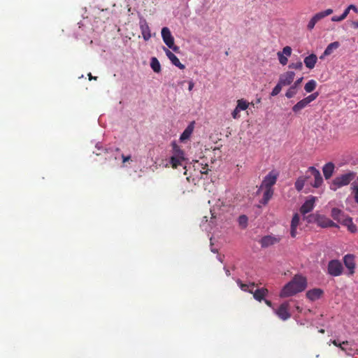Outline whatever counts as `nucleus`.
<instances>
[{
    "label": "nucleus",
    "mask_w": 358,
    "mask_h": 358,
    "mask_svg": "<svg viewBox=\"0 0 358 358\" xmlns=\"http://www.w3.org/2000/svg\"><path fill=\"white\" fill-rule=\"evenodd\" d=\"M306 287V278L301 275H295L292 280L283 287L280 293V296L284 298L293 296L303 292Z\"/></svg>",
    "instance_id": "nucleus-1"
},
{
    "label": "nucleus",
    "mask_w": 358,
    "mask_h": 358,
    "mask_svg": "<svg viewBox=\"0 0 358 358\" xmlns=\"http://www.w3.org/2000/svg\"><path fill=\"white\" fill-rule=\"evenodd\" d=\"M356 177V173L348 171L336 177L330 183V189L336 191L338 189L349 185Z\"/></svg>",
    "instance_id": "nucleus-2"
},
{
    "label": "nucleus",
    "mask_w": 358,
    "mask_h": 358,
    "mask_svg": "<svg viewBox=\"0 0 358 358\" xmlns=\"http://www.w3.org/2000/svg\"><path fill=\"white\" fill-rule=\"evenodd\" d=\"M306 220L308 223H316L319 227L322 228L339 227L336 223L334 222L329 218L324 215L319 213L310 214L306 217Z\"/></svg>",
    "instance_id": "nucleus-3"
},
{
    "label": "nucleus",
    "mask_w": 358,
    "mask_h": 358,
    "mask_svg": "<svg viewBox=\"0 0 358 358\" xmlns=\"http://www.w3.org/2000/svg\"><path fill=\"white\" fill-rule=\"evenodd\" d=\"M343 266L342 263L337 259H333L329 262L327 266V273L331 276L337 277L342 275Z\"/></svg>",
    "instance_id": "nucleus-4"
},
{
    "label": "nucleus",
    "mask_w": 358,
    "mask_h": 358,
    "mask_svg": "<svg viewBox=\"0 0 358 358\" xmlns=\"http://www.w3.org/2000/svg\"><path fill=\"white\" fill-rule=\"evenodd\" d=\"M275 314L282 321H286L292 316L289 312V303L283 302L278 308H273Z\"/></svg>",
    "instance_id": "nucleus-5"
},
{
    "label": "nucleus",
    "mask_w": 358,
    "mask_h": 358,
    "mask_svg": "<svg viewBox=\"0 0 358 358\" xmlns=\"http://www.w3.org/2000/svg\"><path fill=\"white\" fill-rule=\"evenodd\" d=\"M162 37L164 43L174 52L179 50V47L174 45V38L172 36L169 29L166 27L162 29Z\"/></svg>",
    "instance_id": "nucleus-6"
},
{
    "label": "nucleus",
    "mask_w": 358,
    "mask_h": 358,
    "mask_svg": "<svg viewBox=\"0 0 358 358\" xmlns=\"http://www.w3.org/2000/svg\"><path fill=\"white\" fill-rule=\"evenodd\" d=\"M281 240L280 236H273V235H267L263 236L259 243L261 245V247L263 248H268L269 246L273 245L276 243H278Z\"/></svg>",
    "instance_id": "nucleus-7"
},
{
    "label": "nucleus",
    "mask_w": 358,
    "mask_h": 358,
    "mask_svg": "<svg viewBox=\"0 0 358 358\" xmlns=\"http://www.w3.org/2000/svg\"><path fill=\"white\" fill-rule=\"evenodd\" d=\"M278 173L275 171L269 172L264 178L261 187L272 189V187L275 184L277 181Z\"/></svg>",
    "instance_id": "nucleus-8"
},
{
    "label": "nucleus",
    "mask_w": 358,
    "mask_h": 358,
    "mask_svg": "<svg viewBox=\"0 0 358 358\" xmlns=\"http://www.w3.org/2000/svg\"><path fill=\"white\" fill-rule=\"evenodd\" d=\"M310 172V174L314 177V182L311 184L313 187L318 188L323 182V179L320 172L314 166H310L308 169L307 173Z\"/></svg>",
    "instance_id": "nucleus-9"
},
{
    "label": "nucleus",
    "mask_w": 358,
    "mask_h": 358,
    "mask_svg": "<svg viewBox=\"0 0 358 358\" xmlns=\"http://www.w3.org/2000/svg\"><path fill=\"white\" fill-rule=\"evenodd\" d=\"M292 55V48L289 46H285L283 48L282 52H278L277 53V56L279 60V62L282 66H285L287 64L288 59L287 57Z\"/></svg>",
    "instance_id": "nucleus-10"
},
{
    "label": "nucleus",
    "mask_w": 358,
    "mask_h": 358,
    "mask_svg": "<svg viewBox=\"0 0 358 358\" xmlns=\"http://www.w3.org/2000/svg\"><path fill=\"white\" fill-rule=\"evenodd\" d=\"M343 262L346 268L348 269V275H352L355 273V257L352 255H346L343 257Z\"/></svg>",
    "instance_id": "nucleus-11"
},
{
    "label": "nucleus",
    "mask_w": 358,
    "mask_h": 358,
    "mask_svg": "<svg viewBox=\"0 0 358 358\" xmlns=\"http://www.w3.org/2000/svg\"><path fill=\"white\" fill-rule=\"evenodd\" d=\"M295 73L293 71H287L280 76L279 83L282 86L290 85L294 79Z\"/></svg>",
    "instance_id": "nucleus-12"
},
{
    "label": "nucleus",
    "mask_w": 358,
    "mask_h": 358,
    "mask_svg": "<svg viewBox=\"0 0 358 358\" xmlns=\"http://www.w3.org/2000/svg\"><path fill=\"white\" fill-rule=\"evenodd\" d=\"M316 198L313 196H310L308 199H307L304 203L300 208V212L303 215H306V213L310 212L315 206Z\"/></svg>",
    "instance_id": "nucleus-13"
},
{
    "label": "nucleus",
    "mask_w": 358,
    "mask_h": 358,
    "mask_svg": "<svg viewBox=\"0 0 358 358\" xmlns=\"http://www.w3.org/2000/svg\"><path fill=\"white\" fill-rule=\"evenodd\" d=\"M139 25L143 39L148 41L151 38V34L148 22L142 18L140 20Z\"/></svg>",
    "instance_id": "nucleus-14"
},
{
    "label": "nucleus",
    "mask_w": 358,
    "mask_h": 358,
    "mask_svg": "<svg viewBox=\"0 0 358 358\" xmlns=\"http://www.w3.org/2000/svg\"><path fill=\"white\" fill-rule=\"evenodd\" d=\"M164 50L167 57L173 65L178 67L180 69H184L185 68V65L180 62L179 59L171 51L166 48H164Z\"/></svg>",
    "instance_id": "nucleus-15"
},
{
    "label": "nucleus",
    "mask_w": 358,
    "mask_h": 358,
    "mask_svg": "<svg viewBox=\"0 0 358 358\" xmlns=\"http://www.w3.org/2000/svg\"><path fill=\"white\" fill-rule=\"evenodd\" d=\"M249 292L253 294V297L258 301H262L264 299V297L268 294V290L266 288L262 287L260 289H257L253 292L252 290H249Z\"/></svg>",
    "instance_id": "nucleus-16"
},
{
    "label": "nucleus",
    "mask_w": 358,
    "mask_h": 358,
    "mask_svg": "<svg viewBox=\"0 0 358 358\" xmlns=\"http://www.w3.org/2000/svg\"><path fill=\"white\" fill-rule=\"evenodd\" d=\"M317 62V57L314 53L309 55L308 56L306 57L303 59L305 66L309 69H314Z\"/></svg>",
    "instance_id": "nucleus-17"
},
{
    "label": "nucleus",
    "mask_w": 358,
    "mask_h": 358,
    "mask_svg": "<svg viewBox=\"0 0 358 358\" xmlns=\"http://www.w3.org/2000/svg\"><path fill=\"white\" fill-rule=\"evenodd\" d=\"M334 169L335 166L332 162H329L323 166L322 171L326 180L329 179L332 176Z\"/></svg>",
    "instance_id": "nucleus-18"
},
{
    "label": "nucleus",
    "mask_w": 358,
    "mask_h": 358,
    "mask_svg": "<svg viewBox=\"0 0 358 358\" xmlns=\"http://www.w3.org/2000/svg\"><path fill=\"white\" fill-rule=\"evenodd\" d=\"M331 215L334 220H336L341 224L343 223V218L348 217V216H345L341 210L337 208H332Z\"/></svg>",
    "instance_id": "nucleus-19"
},
{
    "label": "nucleus",
    "mask_w": 358,
    "mask_h": 358,
    "mask_svg": "<svg viewBox=\"0 0 358 358\" xmlns=\"http://www.w3.org/2000/svg\"><path fill=\"white\" fill-rule=\"evenodd\" d=\"M310 178V176H301L300 177H299L295 183H294V187H295V189L298 191V192H301L304 185H305V183L306 182V181L308 180V179H309Z\"/></svg>",
    "instance_id": "nucleus-20"
},
{
    "label": "nucleus",
    "mask_w": 358,
    "mask_h": 358,
    "mask_svg": "<svg viewBox=\"0 0 358 358\" xmlns=\"http://www.w3.org/2000/svg\"><path fill=\"white\" fill-rule=\"evenodd\" d=\"M322 294L323 292L322 289H313L306 292V296L310 300L315 301L316 299H318L322 296Z\"/></svg>",
    "instance_id": "nucleus-21"
},
{
    "label": "nucleus",
    "mask_w": 358,
    "mask_h": 358,
    "mask_svg": "<svg viewBox=\"0 0 358 358\" xmlns=\"http://www.w3.org/2000/svg\"><path fill=\"white\" fill-rule=\"evenodd\" d=\"M194 130V122H192L190 124L187 126V127L184 130L180 137V140L181 141H184L185 140L188 139L191 134H192Z\"/></svg>",
    "instance_id": "nucleus-22"
},
{
    "label": "nucleus",
    "mask_w": 358,
    "mask_h": 358,
    "mask_svg": "<svg viewBox=\"0 0 358 358\" xmlns=\"http://www.w3.org/2000/svg\"><path fill=\"white\" fill-rule=\"evenodd\" d=\"M273 195V189L265 188V191L264 192L263 197L260 201V203L263 205L267 204L269 200L272 198Z\"/></svg>",
    "instance_id": "nucleus-23"
},
{
    "label": "nucleus",
    "mask_w": 358,
    "mask_h": 358,
    "mask_svg": "<svg viewBox=\"0 0 358 358\" xmlns=\"http://www.w3.org/2000/svg\"><path fill=\"white\" fill-rule=\"evenodd\" d=\"M333 13V10L331 8L327 9L324 11L319 12L316 13L312 18L316 22H319L320 20L323 19L324 17L331 15Z\"/></svg>",
    "instance_id": "nucleus-24"
},
{
    "label": "nucleus",
    "mask_w": 358,
    "mask_h": 358,
    "mask_svg": "<svg viewBox=\"0 0 358 358\" xmlns=\"http://www.w3.org/2000/svg\"><path fill=\"white\" fill-rule=\"evenodd\" d=\"M333 13V10L331 8L327 9L324 11L319 12L316 13L312 18L316 22H319L320 20L323 19L324 17L331 15Z\"/></svg>",
    "instance_id": "nucleus-25"
},
{
    "label": "nucleus",
    "mask_w": 358,
    "mask_h": 358,
    "mask_svg": "<svg viewBox=\"0 0 358 358\" xmlns=\"http://www.w3.org/2000/svg\"><path fill=\"white\" fill-rule=\"evenodd\" d=\"M342 224L346 226L350 232L353 233L357 230L356 225L354 224L352 218L350 217L343 218Z\"/></svg>",
    "instance_id": "nucleus-26"
},
{
    "label": "nucleus",
    "mask_w": 358,
    "mask_h": 358,
    "mask_svg": "<svg viewBox=\"0 0 358 358\" xmlns=\"http://www.w3.org/2000/svg\"><path fill=\"white\" fill-rule=\"evenodd\" d=\"M309 104V103L307 101V100L306 99V98L303 99L302 100L299 101V102H297L293 107H292V110L294 112V113H298L301 110L303 109L304 108H306L308 105Z\"/></svg>",
    "instance_id": "nucleus-27"
},
{
    "label": "nucleus",
    "mask_w": 358,
    "mask_h": 358,
    "mask_svg": "<svg viewBox=\"0 0 358 358\" xmlns=\"http://www.w3.org/2000/svg\"><path fill=\"white\" fill-rule=\"evenodd\" d=\"M185 158H178L176 157L172 156L170 159V164L173 169H177L179 166L182 165V162L185 161Z\"/></svg>",
    "instance_id": "nucleus-28"
},
{
    "label": "nucleus",
    "mask_w": 358,
    "mask_h": 358,
    "mask_svg": "<svg viewBox=\"0 0 358 358\" xmlns=\"http://www.w3.org/2000/svg\"><path fill=\"white\" fill-rule=\"evenodd\" d=\"M173 146V156L178 158H185V153L182 150L176 143L172 144Z\"/></svg>",
    "instance_id": "nucleus-29"
},
{
    "label": "nucleus",
    "mask_w": 358,
    "mask_h": 358,
    "mask_svg": "<svg viewBox=\"0 0 358 358\" xmlns=\"http://www.w3.org/2000/svg\"><path fill=\"white\" fill-rule=\"evenodd\" d=\"M340 46V43L338 41L331 43L327 45L324 50V55H330L333 51L337 49Z\"/></svg>",
    "instance_id": "nucleus-30"
},
{
    "label": "nucleus",
    "mask_w": 358,
    "mask_h": 358,
    "mask_svg": "<svg viewBox=\"0 0 358 358\" xmlns=\"http://www.w3.org/2000/svg\"><path fill=\"white\" fill-rule=\"evenodd\" d=\"M236 282L239 285V287L241 289V290H243L244 292H249V290H252L253 288L255 286V283H254V282L250 283V285L244 284L239 279L236 280Z\"/></svg>",
    "instance_id": "nucleus-31"
},
{
    "label": "nucleus",
    "mask_w": 358,
    "mask_h": 358,
    "mask_svg": "<svg viewBox=\"0 0 358 358\" xmlns=\"http://www.w3.org/2000/svg\"><path fill=\"white\" fill-rule=\"evenodd\" d=\"M150 66L152 69L156 73H159L161 71L160 63L156 57H152L150 61Z\"/></svg>",
    "instance_id": "nucleus-32"
},
{
    "label": "nucleus",
    "mask_w": 358,
    "mask_h": 358,
    "mask_svg": "<svg viewBox=\"0 0 358 358\" xmlns=\"http://www.w3.org/2000/svg\"><path fill=\"white\" fill-rule=\"evenodd\" d=\"M317 86V83L314 80H309L304 87V90L306 92H313Z\"/></svg>",
    "instance_id": "nucleus-33"
},
{
    "label": "nucleus",
    "mask_w": 358,
    "mask_h": 358,
    "mask_svg": "<svg viewBox=\"0 0 358 358\" xmlns=\"http://www.w3.org/2000/svg\"><path fill=\"white\" fill-rule=\"evenodd\" d=\"M249 105H250L249 102H248L246 100H245L243 99H238L237 101L236 107H238V109H240L241 110H245L248 108Z\"/></svg>",
    "instance_id": "nucleus-34"
},
{
    "label": "nucleus",
    "mask_w": 358,
    "mask_h": 358,
    "mask_svg": "<svg viewBox=\"0 0 358 358\" xmlns=\"http://www.w3.org/2000/svg\"><path fill=\"white\" fill-rule=\"evenodd\" d=\"M203 166V164H201V163H199L198 161H196V162H195L194 165V167H196V168H197V169H199V166H201V169H200V172H201V174H207V173H208V170H209V169H208V164H206L204 165V166Z\"/></svg>",
    "instance_id": "nucleus-35"
},
{
    "label": "nucleus",
    "mask_w": 358,
    "mask_h": 358,
    "mask_svg": "<svg viewBox=\"0 0 358 358\" xmlns=\"http://www.w3.org/2000/svg\"><path fill=\"white\" fill-rule=\"evenodd\" d=\"M238 224L243 228H245L248 224V217L245 215H242L238 217Z\"/></svg>",
    "instance_id": "nucleus-36"
},
{
    "label": "nucleus",
    "mask_w": 358,
    "mask_h": 358,
    "mask_svg": "<svg viewBox=\"0 0 358 358\" xmlns=\"http://www.w3.org/2000/svg\"><path fill=\"white\" fill-rule=\"evenodd\" d=\"M299 220H300L299 215L297 213L294 214L292 219L291 227L297 228V227L299 224Z\"/></svg>",
    "instance_id": "nucleus-37"
},
{
    "label": "nucleus",
    "mask_w": 358,
    "mask_h": 358,
    "mask_svg": "<svg viewBox=\"0 0 358 358\" xmlns=\"http://www.w3.org/2000/svg\"><path fill=\"white\" fill-rule=\"evenodd\" d=\"M289 69H294L296 70H301L303 68V64L301 61H299L296 63H291L288 66Z\"/></svg>",
    "instance_id": "nucleus-38"
},
{
    "label": "nucleus",
    "mask_w": 358,
    "mask_h": 358,
    "mask_svg": "<svg viewBox=\"0 0 358 358\" xmlns=\"http://www.w3.org/2000/svg\"><path fill=\"white\" fill-rule=\"evenodd\" d=\"M282 87V85H280V83L278 82L275 87L273 89L271 95L273 96L278 95L280 92Z\"/></svg>",
    "instance_id": "nucleus-39"
},
{
    "label": "nucleus",
    "mask_w": 358,
    "mask_h": 358,
    "mask_svg": "<svg viewBox=\"0 0 358 358\" xmlns=\"http://www.w3.org/2000/svg\"><path fill=\"white\" fill-rule=\"evenodd\" d=\"M296 94V90L294 89V87H292V86L288 89L287 91L285 96L290 99L292 98L295 94Z\"/></svg>",
    "instance_id": "nucleus-40"
},
{
    "label": "nucleus",
    "mask_w": 358,
    "mask_h": 358,
    "mask_svg": "<svg viewBox=\"0 0 358 358\" xmlns=\"http://www.w3.org/2000/svg\"><path fill=\"white\" fill-rule=\"evenodd\" d=\"M318 96H319V93L317 92H314V93L310 94L307 97H306V99L310 103L313 101L315 100Z\"/></svg>",
    "instance_id": "nucleus-41"
},
{
    "label": "nucleus",
    "mask_w": 358,
    "mask_h": 358,
    "mask_svg": "<svg viewBox=\"0 0 358 358\" xmlns=\"http://www.w3.org/2000/svg\"><path fill=\"white\" fill-rule=\"evenodd\" d=\"M241 110L238 109V107H236L235 109L231 113V116L234 119H238L240 117V113Z\"/></svg>",
    "instance_id": "nucleus-42"
},
{
    "label": "nucleus",
    "mask_w": 358,
    "mask_h": 358,
    "mask_svg": "<svg viewBox=\"0 0 358 358\" xmlns=\"http://www.w3.org/2000/svg\"><path fill=\"white\" fill-rule=\"evenodd\" d=\"M347 344H348V341H343L342 343V344H339V348H341V350L342 351L345 352L348 355H350L351 353L345 347H343V345H347Z\"/></svg>",
    "instance_id": "nucleus-43"
},
{
    "label": "nucleus",
    "mask_w": 358,
    "mask_h": 358,
    "mask_svg": "<svg viewBox=\"0 0 358 358\" xmlns=\"http://www.w3.org/2000/svg\"><path fill=\"white\" fill-rule=\"evenodd\" d=\"M316 23L317 22L313 18H311L307 25L308 29L312 30L314 28Z\"/></svg>",
    "instance_id": "nucleus-44"
},
{
    "label": "nucleus",
    "mask_w": 358,
    "mask_h": 358,
    "mask_svg": "<svg viewBox=\"0 0 358 358\" xmlns=\"http://www.w3.org/2000/svg\"><path fill=\"white\" fill-rule=\"evenodd\" d=\"M344 19H345V18L342 16V15H340V16H336V15H335V16H333V17H331V20H332L333 22H341V21L343 20Z\"/></svg>",
    "instance_id": "nucleus-45"
},
{
    "label": "nucleus",
    "mask_w": 358,
    "mask_h": 358,
    "mask_svg": "<svg viewBox=\"0 0 358 358\" xmlns=\"http://www.w3.org/2000/svg\"><path fill=\"white\" fill-rule=\"evenodd\" d=\"M303 80V78H300L298 80H296L294 83L292 85V87H294V89L296 90L297 87L301 84V83Z\"/></svg>",
    "instance_id": "nucleus-46"
},
{
    "label": "nucleus",
    "mask_w": 358,
    "mask_h": 358,
    "mask_svg": "<svg viewBox=\"0 0 358 358\" xmlns=\"http://www.w3.org/2000/svg\"><path fill=\"white\" fill-rule=\"evenodd\" d=\"M290 234L292 238H295L296 236V227H292L290 229Z\"/></svg>",
    "instance_id": "nucleus-47"
},
{
    "label": "nucleus",
    "mask_w": 358,
    "mask_h": 358,
    "mask_svg": "<svg viewBox=\"0 0 358 358\" xmlns=\"http://www.w3.org/2000/svg\"><path fill=\"white\" fill-rule=\"evenodd\" d=\"M122 162L125 163L127 162H129L131 159V156L130 155L125 156L124 155H122Z\"/></svg>",
    "instance_id": "nucleus-48"
},
{
    "label": "nucleus",
    "mask_w": 358,
    "mask_h": 358,
    "mask_svg": "<svg viewBox=\"0 0 358 358\" xmlns=\"http://www.w3.org/2000/svg\"><path fill=\"white\" fill-rule=\"evenodd\" d=\"M348 10H354L355 13H357L358 10H357V8L355 6V5H350L348 7Z\"/></svg>",
    "instance_id": "nucleus-49"
},
{
    "label": "nucleus",
    "mask_w": 358,
    "mask_h": 358,
    "mask_svg": "<svg viewBox=\"0 0 358 358\" xmlns=\"http://www.w3.org/2000/svg\"><path fill=\"white\" fill-rule=\"evenodd\" d=\"M264 303H266L268 307L272 308H274L273 307V303H272V302H271V301L267 300V299H264Z\"/></svg>",
    "instance_id": "nucleus-50"
},
{
    "label": "nucleus",
    "mask_w": 358,
    "mask_h": 358,
    "mask_svg": "<svg viewBox=\"0 0 358 358\" xmlns=\"http://www.w3.org/2000/svg\"><path fill=\"white\" fill-rule=\"evenodd\" d=\"M350 13V10L347 8L342 14V16L345 19Z\"/></svg>",
    "instance_id": "nucleus-51"
},
{
    "label": "nucleus",
    "mask_w": 358,
    "mask_h": 358,
    "mask_svg": "<svg viewBox=\"0 0 358 358\" xmlns=\"http://www.w3.org/2000/svg\"><path fill=\"white\" fill-rule=\"evenodd\" d=\"M188 84H189L188 90L189 91H191L194 86V83H193V81L190 80V81H189Z\"/></svg>",
    "instance_id": "nucleus-52"
},
{
    "label": "nucleus",
    "mask_w": 358,
    "mask_h": 358,
    "mask_svg": "<svg viewBox=\"0 0 358 358\" xmlns=\"http://www.w3.org/2000/svg\"><path fill=\"white\" fill-rule=\"evenodd\" d=\"M352 25L355 29H358V21H353Z\"/></svg>",
    "instance_id": "nucleus-53"
},
{
    "label": "nucleus",
    "mask_w": 358,
    "mask_h": 358,
    "mask_svg": "<svg viewBox=\"0 0 358 358\" xmlns=\"http://www.w3.org/2000/svg\"><path fill=\"white\" fill-rule=\"evenodd\" d=\"M224 269L226 275L227 276H230L231 275L230 271L227 268H226V267H224Z\"/></svg>",
    "instance_id": "nucleus-54"
},
{
    "label": "nucleus",
    "mask_w": 358,
    "mask_h": 358,
    "mask_svg": "<svg viewBox=\"0 0 358 358\" xmlns=\"http://www.w3.org/2000/svg\"><path fill=\"white\" fill-rule=\"evenodd\" d=\"M332 343L335 345V346H337V347H339V343L336 341V340H334L332 341Z\"/></svg>",
    "instance_id": "nucleus-55"
},
{
    "label": "nucleus",
    "mask_w": 358,
    "mask_h": 358,
    "mask_svg": "<svg viewBox=\"0 0 358 358\" xmlns=\"http://www.w3.org/2000/svg\"><path fill=\"white\" fill-rule=\"evenodd\" d=\"M88 76H89V79L90 80H92V79L96 80V78H97V77H93L90 73L88 74Z\"/></svg>",
    "instance_id": "nucleus-56"
},
{
    "label": "nucleus",
    "mask_w": 358,
    "mask_h": 358,
    "mask_svg": "<svg viewBox=\"0 0 358 358\" xmlns=\"http://www.w3.org/2000/svg\"><path fill=\"white\" fill-rule=\"evenodd\" d=\"M327 55H324V52L322 53V55L320 57V59H323L325 57H327Z\"/></svg>",
    "instance_id": "nucleus-57"
},
{
    "label": "nucleus",
    "mask_w": 358,
    "mask_h": 358,
    "mask_svg": "<svg viewBox=\"0 0 358 358\" xmlns=\"http://www.w3.org/2000/svg\"><path fill=\"white\" fill-rule=\"evenodd\" d=\"M319 332L321 333V334H324V329H321L319 330Z\"/></svg>",
    "instance_id": "nucleus-58"
},
{
    "label": "nucleus",
    "mask_w": 358,
    "mask_h": 358,
    "mask_svg": "<svg viewBox=\"0 0 358 358\" xmlns=\"http://www.w3.org/2000/svg\"><path fill=\"white\" fill-rule=\"evenodd\" d=\"M296 309L299 310V311H301V309L299 306L296 307Z\"/></svg>",
    "instance_id": "nucleus-59"
}]
</instances>
